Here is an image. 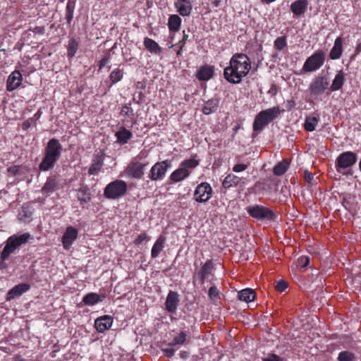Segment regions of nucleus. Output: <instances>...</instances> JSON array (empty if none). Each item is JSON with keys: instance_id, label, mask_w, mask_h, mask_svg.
<instances>
[{"instance_id": "nucleus-1", "label": "nucleus", "mask_w": 361, "mask_h": 361, "mask_svg": "<svg viewBox=\"0 0 361 361\" xmlns=\"http://www.w3.org/2000/svg\"><path fill=\"white\" fill-rule=\"evenodd\" d=\"M251 69L250 58L245 54L237 53L232 56L229 66L224 70V77L231 84H239Z\"/></svg>"}, {"instance_id": "nucleus-2", "label": "nucleus", "mask_w": 361, "mask_h": 361, "mask_svg": "<svg viewBox=\"0 0 361 361\" xmlns=\"http://www.w3.org/2000/svg\"><path fill=\"white\" fill-rule=\"evenodd\" d=\"M63 147L56 138L50 139L44 149V157L39 165L41 171L52 169L61 156Z\"/></svg>"}, {"instance_id": "nucleus-3", "label": "nucleus", "mask_w": 361, "mask_h": 361, "mask_svg": "<svg viewBox=\"0 0 361 361\" xmlns=\"http://www.w3.org/2000/svg\"><path fill=\"white\" fill-rule=\"evenodd\" d=\"M281 114L279 106H274L266 110L261 111L257 114L253 122V131H262L269 123L276 119Z\"/></svg>"}, {"instance_id": "nucleus-4", "label": "nucleus", "mask_w": 361, "mask_h": 361, "mask_svg": "<svg viewBox=\"0 0 361 361\" xmlns=\"http://www.w3.org/2000/svg\"><path fill=\"white\" fill-rule=\"evenodd\" d=\"M247 212L252 218L258 221H274L276 219L272 209L261 204L250 205L247 207Z\"/></svg>"}, {"instance_id": "nucleus-5", "label": "nucleus", "mask_w": 361, "mask_h": 361, "mask_svg": "<svg viewBox=\"0 0 361 361\" xmlns=\"http://www.w3.org/2000/svg\"><path fill=\"white\" fill-rule=\"evenodd\" d=\"M30 238L31 235L29 233H25L20 235H13L8 238L5 247L1 252V257L3 259H8L9 255L13 253L16 248L26 243Z\"/></svg>"}, {"instance_id": "nucleus-6", "label": "nucleus", "mask_w": 361, "mask_h": 361, "mask_svg": "<svg viewBox=\"0 0 361 361\" xmlns=\"http://www.w3.org/2000/svg\"><path fill=\"white\" fill-rule=\"evenodd\" d=\"M128 190L127 183L122 180H114L105 187L104 195L109 200H116L123 196Z\"/></svg>"}, {"instance_id": "nucleus-7", "label": "nucleus", "mask_w": 361, "mask_h": 361, "mask_svg": "<svg viewBox=\"0 0 361 361\" xmlns=\"http://www.w3.org/2000/svg\"><path fill=\"white\" fill-rule=\"evenodd\" d=\"M142 152H140L135 158L130 162L125 169L126 174L128 177L134 179H142L145 174V168L149 165V162L142 163L137 160L141 157Z\"/></svg>"}, {"instance_id": "nucleus-8", "label": "nucleus", "mask_w": 361, "mask_h": 361, "mask_svg": "<svg viewBox=\"0 0 361 361\" xmlns=\"http://www.w3.org/2000/svg\"><path fill=\"white\" fill-rule=\"evenodd\" d=\"M325 59L324 51L317 50L306 59L302 66V71L305 72L315 71L324 65Z\"/></svg>"}, {"instance_id": "nucleus-9", "label": "nucleus", "mask_w": 361, "mask_h": 361, "mask_svg": "<svg viewBox=\"0 0 361 361\" xmlns=\"http://www.w3.org/2000/svg\"><path fill=\"white\" fill-rule=\"evenodd\" d=\"M171 167V161L166 159L155 163L149 173V178L154 181L161 180L166 176L169 169Z\"/></svg>"}, {"instance_id": "nucleus-10", "label": "nucleus", "mask_w": 361, "mask_h": 361, "mask_svg": "<svg viewBox=\"0 0 361 361\" xmlns=\"http://www.w3.org/2000/svg\"><path fill=\"white\" fill-rule=\"evenodd\" d=\"M357 159V154L351 151L341 153L336 160V168L338 172L354 165Z\"/></svg>"}, {"instance_id": "nucleus-11", "label": "nucleus", "mask_w": 361, "mask_h": 361, "mask_svg": "<svg viewBox=\"0 0 361 361\" xmlns=\"http://www.w3.org/2000/svg\"><path fill=\"white\" fill-rule=\"evenodd\" d=\"M213 190L209 183L203 182L199 184L194 192V200L200 203L208 202L212 197Z\"/></svg>"}, {"instance_id": "nucleus-12", "label": "nucleus", "mask_w": 361, "mask_h": 361, "mask_svg": "<svg viewBox=\"0 0 361 361\" xmlns=\"http://www.w3.org/2000/svg\"><path fill=\"white\" fill-rule=\"evenodd\" d=\"M329 82L325 76L317 77L310 85V91L311 94L319 96L323 94L328 88Z\"/></svg>"}, {"instance_id": "nucleus-13", "label": "nucleus", "mask_w": 361, "mask_h": 361, "mask_svg": "<svg viewBox=\"0 0 361 361\" xmlns=\"http://www.w3.org/2000/svg\"><path fill=\"white\" fill-rule=\"evenodd\" d=\"M23 81V76L19 71H13L8 77L6 81V90L12 92L20 87Z\"/></svg>"}, {"instance_id": "nucleus-14", "label": "nucleus", "mask_w": 361, "mask_h": 361, "mask_svg": "<svg viewBox=\"0 0 361 361\" xmlns=\"http://www.w3.org/2000/svg\"><path fill=\"white\" fill-rule=\"evenodd\" d=\"M78 231L73 226H68L63 237L62 243L64 249L68 250L78 238Z\"/></svg>"}, {"instance_id": "nucleus-15", "label": "nucleus", "mask_w": 361, "mask_h": 361, "mask_svg": "<svg viewBox=\"0 0 361 361\" xmlns=\"http://www.w3.org/2000/svg\"><path fill=\"white\" fill-rule=\"evenodd\" d=\"M59 189V181L56 176H51L47 178V180L42 188V192L47 196H49L54 191Z\"/></svg>"}, {"instance_id": "nucleus-16", "label": "nucleus", "mask_w": 361, "mask_h": 361, "mask_svg": "<svg viewBox=\"0 0 361 361\" xmlns=\"http://www.w3.org/2000/svg\"><path fill=\"white\" fill-rule=\"evenodd\" d=\"M179 303V295L178 293L170 290L165 302V309L169 313H175Z\"/></svg>"}, {"instance_id": "nucleus-17", "label": "nucleus", "mask_w": 361, "mask_h": 361, "mask_svg": "<svg viewBox=\"0 0 361 361\" xmlns=\"http://www.w3.org/2000/svg\"><path fill=\"white\" fill-rule=\"evenodd\" d=\"M113 324V318L109 315H104L98 317L94 321V327L99 333H104L109 329Z\"/></svg>"}, {"instance_id": "nucleus-18", "label": "nucleus", "mask_w": 361, "mask_h": 361, "mask_svg": "<svg viewBox=\"0 0 361 361\" xmlns=\"http://www.w3.org/2000/svg\"><path fill=\"white\" fill-rule=\"evenodd\" d=\"M213 269L214 263L212 260L209 259L203 264L197 273L196 276H194V279L197 278L201 283H204L209 276L212 274Z\"/></svg>"}, {"instance_id": "nucleus-19", "label": "nucleus", "mask_w": 361, "mask_h": 361, "mask_svg": "<svg viewBox=\"0 0 361 361\" xmlns=\"http://www.w3.org/2000/svg\"><path fill=\"white\" fill-rule=\"evenodd\" d=\"M174 6L182 16H189L192 10V3L190 0H176Z\"/></svg>"}, {"instance_id": "nucleus-20", "label": "nucleus", "mask_w": 361, "mask_h": 361, "mask_svg": "<svg viewBox=\"0 0 361 361\" xmlns=\"http://www.w3.org/2000/svg\"><path fill=\"white\" fill-rule=\"evenodd\" d=\"M30 288L28 283H20L12 288L7 294L6 300H13L17 297L20 296Z\"/></svg>"}, {"instance_id": "nucleus-21", "label": "nucleus", "mask_w": 361, "mask_h": 361, "mask_svg": "<svg viewBox=\"0 0 361 361\" xmlns=\"http://www.w3.org/2000/svg\"><path fill=\"white\" fill-rule=\"evenodd\" d=\"M116 137V142L121 145H126L132 138V133L126 129L125 127L121 126L119 130L115 133Z\"/></svg>"}, {"instance_id": "nucleus-22", "label": "nucleus", "mask_w": 361, "mask_h": 361, "mask_svg": "<svg viewBox=\"0 0 361 361\" xmlns=\"http://www.w3.org/2000/svg\"><path fill=\"white\" fill-rule=\"evenodd\" d=\"M343 54V39L338 37L335 39L334 44L329 52V58L332 60H336L341 58Z\"/></svg>"}, {"instance_id": "nucleus-23", "label": "nucleus", "mask_w": 361, "mask_h": 361, "mask_svg": "<svg viewBox=\"0 0 361 361\" xmlns=\"http://www.w3.org/2000/svg\"><path fill=\"white\" fill-rule=\"evenodd\" d=\"M308 6V0H296L290 5V11L296 16H300L305 13Z\"/></svg>"}, {"instance_id": "nucleus-24", "label": "nucleus", "mask_w": 361, "mask_h": 361, "mask_svg": "<svg viewBox=\"0 0 361 361\" xmlns=\"http://www.w3.org/2000/svg\"><path fill=\"white\" fill-rule=\"evenodd\" d=\"M214 75V68L212 66L204 65L197 71L196 77L200 81H207Z\"/></svg>"}, {"instance_id": "nucleus-25", "label": "nucleus", "mask_w": 361, "mask_h": 361, "mask_svg": "<svg viewBox=\"0 0 361 361\" xmlns=\"http://www.w3.org/2000/svg\"><path fill=\"white\" fill-rule=\"evenodd\" d=\"M190 174V171L189 170L180 166L178 169L171 173L169 178L172 182L177 183L188 178Z\"/></svg>"}, {"instance_id": "nucleus-26", "label": "nucleus", "mask_w": 361, "mask_h": 361, "mask_svg": "<svg viewBox=\"0 0 361 361\" xmlns=\"http://www.w3.org/2000/svg\"><path fill=\"white\" fill-rule=\"evenodd\" d=\"M104 298V295H99L97 293H90L83 297L82 302L85 305L93 306L100 302H102Z\"/></svg>"}, {"instance_id": "nucleus-27", "label": "nucleus", "mask_w": 361, "mask_h": 361, "mask_svg": "<svg viewBox=\"0 0 361 361\" xmlns=\"http://www.w3.org/2000/svg\"><path fill=\"white\" fill-rule=\"evenodd\" d=\"M219 104V99L216 97L212 98L204 102L202 107V112L205 115H209L216 111Z\"/></svg>"}, {"instance_id": "nucleus-28", "label": "nucleus", "mask_w": 361, "mask_h": 361, "mask_svg": "<svg viewBox=\"0 0 361 361\" xmlns=\"http://www.w3.org/2000/svg\"><path fill=\"white\" fill-rule=\"evenodd\" d=\"M345 82V75L342 71L337 72L335 78H334L332 83L330 86L331 92H336L341 90Z\"/></svg>"}, {"instance_id": "nucleus-29", "label": "nucleus", "mask_w": 361, "mask_h": 361, "mask_svg": "<svg viewBox=\"0 0 361 361\" xmlns=\"http://www.w3.org/2000/svg\"><path fill=\"white\" fill-rule=\"evenodd\" d=\"M182 20L180 17L176 14H172L168 20V27L171 32H176L179 31L181 25Z\"/></svg>"}, {"instance_id": "nucleus-30", "label": "nucleus", "mask_w": 361, "mask_h": 361, "mask_svg": "<svg viewBox=\"0 0 361 361\" xmlns=\"http://www.w3.org/2000/svg\"><path fill=\"white\" fill-rule=\"evenodd\" d=\"M166 238L160 235L155 241L151 250V256L152 258H157L164 247Z\"/></svg>"}, {"instance_id": "nucleus-31", "label": "nucleus", "mask_w": 361, "mask_h": 361, "mask_svg": "<svg viewBox=\"0 0 361 361\" xmlns=\"http://www.w3.org/2000/svg\"><path fill=\"white\" fill-rule=\"evenodd\" d=\"M143 44L145 49L152 54H158L161 51L160 46L152 39L145 37Z\"/></svg>"}, {"instance_id": "nucleus-32", "label": "nucleus", "mask_w": 361, "mask_h": 361, "mask_svg": "<svg viewBox=\"0 0 361 361\" xmlns=\"http://www.w3.org/2000/svg\"><path fill=\"white\" fill-rule=\"evenodd\" d=\"M256 296L255 292L250 288H245L243 290H241L238 293V298L241 300L246 302H252L255 300Z\"/></svg>"}, {"instance_id": "nucleus-33", "label": "nucleus", "mask_w": 361, "mask_h": 361, "mask_svg": "<svg viewBox=\"0 0 361 361\" xmlns=\"http://www.w3.org/2000/svg\"><path fill=\"white\" fill-rule=\"evenodd\" d=\"M103 166V158L102 156H96L93 161H92V163L88 170V174L89 175H96L97 174L102 167Z\"/></svg>"}, {"instance_id": "nucleus-34", "label": "nucleus", "mask_w": 361, "mask_h": 361, "mask_svg": "<svg viewBox=\"0 0 361 361\" xmlns=\"http://www.w3.org/2000/svg\"><path fill=\"white\" fill-rule=\"evenodd\" d=\"M240 180V178L238 176L233 173H229L225 177L224 180H223L222 186L225 189H228L231 187H235L239 184Z\"/></svg>"}, {"instance_id": "nucleus-35", "label": "nucleus", "mask_w": 361, "mask_h": 361, "mask_svg": "<svg viewBox=\"0 0 361 361\" xmlns=\"http://www.w3.org/2000/svg\"><path fill=\"white\" fill-rule=\"evenodd\" d=\"M288 161L283 159V161L276 164V165L274 167L273 173L276 176H282L288 171Z\"/></svg>"}, {"instance_id": "nucleus-36", "label": "nucleus", "mask_w": 361, "mask_h": 361, "mask_svg": "<svg viewBox=\"0 0 361 361\" xmlns=\"http://www.w3.org/2000/svg\"><path fill=\"white\" fill-rule=\"evenodd\" d=\"M124 75L123 68L120 67L114 68L109 74V79L112 84H116L121 81Z\"/></svg>"}, {"instance_id": "nucleus-37", "label": "nucleus", "mask_w": 361, "mask_h": 361, "mask_svg": "<svg viewBox=\"0 0 361 361\" xmlns=\"http://www.w3.org/2000/svg\"><path fill=\"white\" fill-rule=\"evenodd\" d=\"M75 6V0H68L66 7V19L68 24H71L73 18Z\"/></svg>"}, {"instance_id": "nucleus-38", "label": "nucleus", "mask_w": 361, "mask_h": 361, "mask_svg": "<svg viewBox=\"0 0 361 361\" xmlns=\"http://www.w3.org/2000/svg\"><path fill=\"white\" fill-rule=\"evenodd\" d=\"M319 123V118L315 116H307L304 123V128L306 131L312 132L315 130Z\"/></svg>"}, {"instance_id": "nucleus-39", "label": "nucleus", "mask_w": 361, "mask_h": 361, "mask_svg": "<svg viewBox=\"0 0 361 361\" xmlns=\"http://www.w3.org/2000/svg\"><path fill=\"white\" fill-rule=\"evenodd\" d=\"M78 42L74 38H71L69 39L67 46V56L69 59L73 58L75 55L78 49Z\"/></svg>"}, {"instance_id": "nucleus-40", "label": "nucleus", "mask_w": 361, "mask_h": 361, "mask_svg": "<svg viewBox=\"0 0 361 361\" xmlns=\"http://www.w3.org/2000/svg\"><path fill=\"white\" fill-rule=\"evenodd\" d=\"M187 341V334L185 331H180L178 335L176 336L172 341L168 343L169 346L176 345H184Z\"/></svg>"}, {"instance_id": "nucleus-41", "label": "nucleus", "mask_w": 361, "mask_h": 361, "mask_svg": "<svg viewBox=\"0 0 361 361\" xmlns=\"http://www.w3.org/2000/svg\"><path fill=\"white\" fill-rule=\"evenodd\" d=\"M355 196L347 193L343 195L342 204L346 209L350 210L353 207V204L355 203Z\"/></svg>"}, {"instance_id": "nucleus-42", "label": "nucleus", "mask_w": 361, "mask_h": 361, "mask_svg": "<svg viewBox=\"0 0 361 361\" xmlns=\"http://www.w3.org/2000/svg\"><path fill=\"white\" fill-rule=\"evenodd\" d=\"M274 49L281 51L287 47V37L286 36L277 37L274 42Z\"/></svg>"}, {"instance_id": "nucleus-43", "label": "nucleus", "mask_w": 361, "mask_h": 361, "mask_svg": "<svg viewBox=\"0 0 361 361\" xmlns=\"http://www.w3.org/2000/svg\"><path fill=\"white\" fill-rule=\"evenodd\" d=\"M338 361H355V355L348 350L341 351L338 356Z\"/></svg>"}, {"instance_id": "nucleus-44", "label": "nucleus", "mask_w": 361, "mask_h": 361, "mask_svg": "<svg viewBox=\"0 0 361 361\" xmlns=\"http://www.w3.org/2000/svg\"><path fill=\"white\" fill-rule=\"evenodd\" d=\"M208 297L213 302H216L220 299V291L215 286H211L209 288Z\"/></svg>"}, {"instance_id": "nucleus-45", "label": "nucleus", "mask_w": 361, "mask_h": 361, "mask_svg": "<svg viewBox=\"0 0 361 361\" xmlns=\"http://www.w3.org/2000/svg\"><path fill=\"white\" fill-rule=\"evenodd\" d=\"M199 165V161L195 159H189L183 161L180 166L183 168L187 169H195L196 166Z\"/></svg>"}, {"instance_id": "nucleus-46", "label": "nucleus", "mask_w": 361, "mask_h": 361, "mask_svg": "<svg viewBox=\"0 0 361 361\" xmlns=\"http://www.w3.org/2000/svg\"><path fill=\"white\" fill-rule=\"evenodd\" d=\"M30 32L37 34V35H44L45 32V27L44 26H35V27H30L27 30L23 32L24 37H29L30 35Z\"/></svg>"}, {"instance_id": "nucleus-47", "label": "nucleus", "mask_w": 361, "mask_h": 361, "mask_svg": "<svg viewBox=\"0 0 361 361\" xmlns=\"http://www.w3.org/2000/svg\"><path fill=\"white\" fill-rule=\"evenodd\" d=\"M111 60L110 53H106L103 58L99 62V69L104 68Z\"/></svg>"}, {"instance_id": "nucleus-48", "label": "nucleus", "mask_w": 361, "mask_h": 361, "mask_svg": "<svg viewBox=\"0 0 361 361\" xmlns=\"http://www.w3.org/2000/svg\"><path fill=\"white\" fill-rule=\"evenodd\" d=\"M149 240V237L145 233H142L137 235L133 243L136 245H140L144 240L148 241Z\"/></svg>"}, {"instance_id": "nucleus-49", "label": "nucleus", "mask_w": 361, "mask_h": 361, "mask_svg": "<svg viewBox=\"0 0 361 361\" xmlns=\"http://www.w3.org/2000/svg\"><path fill=\"white\" fill-rule=\"evenodd\" d=\"M298 263L300 267L305 268L308 266L310 263V258L307 256H301L298 258Z\"/></svg>"}, {"instance_id": "nucleus-50", "label": "nucleus", "mask_w": 361, "mask_h": 361, "mask_svg": "<svg viewBox=\"0 0 361 361\" xmlns=\"http://www.w3.org/2000/svg\"><path fill=\"white\" fill-rule=\"evenodd\" d=\"M21 218L23 219H29L32 216V212L29 209L28 207H23L22 211L20 213Z\"/></svg>"}, {"instance_id": "nucleus-51", "label": "nucleus", "mask_w": 361, "mask_h": 361, "mask_svg": "<svg viewBox=\"0 0 361 361\" xmlns=\"http://www.w3.org/2000/svg\"><path fill=\"white\" fill-rule=\"evenodd\" d=\"M288 288V283L284 281H279L277 282L275 288L277 291L282 293Z\"/></svg>"}, {"instance_id": "nucleus-52", "label": "nucleus", "mask_w": 361, "mask_h": 361, "mask_svg": "<svg viewBox=\"0 0 361 361\" xmlns=\"http://www.w3.org/2000/svg\"><path fill=\"white\" fill-rule=\"evenodd\" d=\"M247 167H248V164H237L233 166L232 169H233V171L239 173V172H242V171L246 170L247 169Z\"/></svg>"}, {"instance_id": "nucleus-53", "label": "nucleus", "mask_w": 361, "mask_h": 361, "mask_svg": "<svg viewBox=\"0 0 361 361\" xmlns=\"http://www.w3.org/2000/svg\"><path fill=\"white\" fill-rule=\"evenodd\" d=\"M121 114L128 116L133 115V109L130 106V104H125L123 106Z\"/></svg>"}, {"instance_id": "nucleus-54", "label": "nucleus", "mask_w": 361, "mask_h": 361, "mask_svg": "<svg viewBox=\"0 0 361 361\" xmlns=\"http://www.w3.org/2000/svg\"><path fill=\"white\" fill-rule=\"evenodd\" d=\"M183 38L179 42V43L181 44L178 51H177V55H180L181 54V51L183 50V47L185 46V43H186V41L188 38V35L185 34V31L183 32Z\"/></svg>"}, {"instance_id": "nucleus-55", "label": "nucleus", "mask_w": 361, "mask_h": 361, "mask_svg": "<svg viewBox=\"0 0 361 361\" xmlns=\"http://www.w3.org/2000/svg\"><path fill=\"white\" fill-rule=\"evenodd\" d=\"M262 361H283L279 355L271 353L267 357L264 358Z\"/></svg>"}, {"instance_id": "nucleus-56", "label": "nucleus", "mask_w": 361, "mask_h": 361, "mask_svg": "<svg viewBox=\"0 0 361 361\" xmlns=\"http://www.w3.org/2000/svg\"><path fill=\"white\" fill-rule=\"evenodd\" d=\"M78 192L82 196L90 197V189L87 185L81 186L78 190Z\"/></svg>"}, {"instance_id": "nucleus-57", "label": "nucleus", "mask_w": 361, "mask_h": 361, "mask_svg": "<svg viewBox=\"0 0 361 361\" xmlns=\"http://www.w3.org/2000/svg\"><path fill=\"white\" fill-rule=\"evenodd\" d=\"M161 351L164 355L167 357H172L175 354V350L173 348H161Z\"/></svg>"}, {"instance_id": "nucleus-58", "label": "nucleus", "mask_w": 361, "mask_h": 361, "mask_svg": "<svg viewBox=\"0 0 361 361\" xmlns=\"http://www.w3.org/2000/svg\"><path fill=\"white\" fill-rule=\"evenodd\" d=\"M33 122V118H30L27 120H25L23 124H22V128L23 130H28L30 126H31V124Z\"/></svg>"}, {"instance_id": "nucleus-59", "label": "nucleus", "mask_w": 361, "mask_h": 361, "mask_svg": "<svg viewBox=\"0 0 361 361\" xmlns=\"http://www.w3.org/2000/svg\"><path fill=\"white\" fill-rule=\"evenodd\" d=\"M304 178L307 183H311L314 178V175L312 173L308 171H305L304 174Z\"/></svg>"}, {"instance_id": "nucleus-60", "label": "nucleus", "mask_w": 361, "mask_h": 361, "mask_svg": "<svg viewBox=\"0 0 361 361\" xmlns=\"http://www.w3.org/2000/svg\"><path fill=\"white\" fill-rule=\"evenodd\" d=\"M145 98V94L142 92H140L138 93L137 96H134L133 98V100L136 104H140L141 102H142L143 99Z\"/></svg>"}, {"instance_id": "nucleus-61", "label": "nucleus", "mask_w": 361, "mask_h": 361, "mask_svg": "<svg viewBox=\"0 0 361 361\" xmlns=\"http://www.w3.org/2000/svg\"><path fill=\"white\" fill-rule=\"evenodd\" d=\"M78 200L80 201L81 204H86L88 202H90L91 200V197H87V196H82V197L78 196Z\"/></svg>"}, {"instance_id": "nucleus-62", "label": "nucleus", "mask_w": 361, "mask_h": 361, "mask_svg": "<svg viewBox=\"0 0 361 361\" xmlns=\"http://www.w3.org/2000/svg\"><path fill=\"white\" fill-rule=\"evenodd\" d=\"M180 357L183 360H186L189 357L190 353L185 350H181L179 353Z\"/></svg>"}, {"instance_id": "nucleus-63", "label": "nucleus", "mask_w": 361, "mask_h": 361, "mask_svg": "<svg viewBox=\"0 0 361 361\" xmlns=\"http://www.w3.org/2000/svg\"><path fill=\"white\" fill-rule=\"evenodd\" d=\"M8 171L13 175H16L18 171V167L16 166L8 169Z\"/></svg>"}, {"instance_id": "nucleus-64", "label": "nucleus", "mask_w": 361, "mask_h": 361, "mask_svg": "<svg viewBox=\"0 0 361 361\" xmlns=\"http://www.w3.org/2000/svg\"><path fill=\"white\" fill-rule=\"evenodd\" d=\"M41 115H42V111L40 109H39L35 114V115L33 116V122L39 119V118L41 117Z\"/></svg>"}]
</instances>
